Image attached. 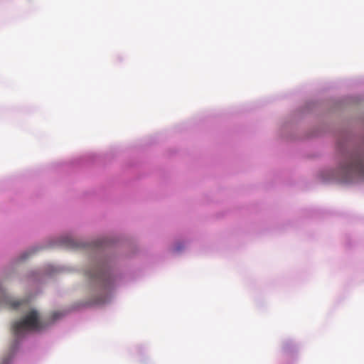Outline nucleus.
I'll use <instances>...</instances> for the list:
<instances>
[{
    "mask_svg": "<svg viewBox=\"0 0 364 364\" xmlns=\"http://www.w3.org/2000/svg\"><path fill=\"white\" fill-rule=\"evenodd\" d=\"M23 303H26L25 301L13 300L0 285V306L4 305L9 309H16Z\"/></svg>",
    "mask_w": 364,
    "mask_h": 364,
    "instance_id": "obj_3",
    "label": "nucleus"
},
{
    "mask_svg": "<svg viewBox=\"0 0 364 364\" xmlns=\"http://www.w3.org/2000/svg\"><path fill=\"white\" fill-rule=\"evenodd\" d=\"M28 257V256L26 255V253L23 254V257H22V259H25Z\"/></svg>",
    "mask_w": 364,
    "mask_h": 364,
    "instance_id": "obj_8",
    "label": "nucleus"
},
{
    "mask_svg": "<svg viewBox=\"0 0 364 364\" xmlns=\"http://www.w3.org/2000/svg\"><path fill=\"white\" fill-rule=\"evenodd\" d=\"M339 170L345 181L364 178V159L359 154H349L340 164Z\"/></svg>",
    "mask_w": 364,
    "mask_h": 364,
    "instance_id": "obj_1",
    "label": "nucleus"
},
{
    "mask_svg": "<svg viewBox=\"0 0 364 364\" xmlns=\"http://www.w3.org/2000/svg\"><path fill=\"white\" fill-rule=\"evenodd\" d=\"M53 320L57 319L60 316V314L58 312H54L52 315Z\"/></svg>",
    "mask_w": 364,
    "mask_h": 364,
    "instance_id": "obj_7",
    "label": "nucleus"
},
{
    "mask_svg": "<svg viewBox=\"0 0 364 364\" xmlns=\"http://www.w3.org/2000/svg\"><path fill=\"white\" fill-rule=\"evenodd\" d=\"M11 359V355H9L8 357H5L3 358V360L0 364H9Z\"/></svg>",
    "mask_w": 364,
    "mask_h": 364,
    "instance_id": "obj_6",
    "label": "nucleus"
},
{
    "mask_svg": "<svg viewBox=\"0 0 364 364\" xmlns=\"http://www.w3.org/2000/svg\"><path fill=\"white\" fill-rule=\"evenodd\" d=\"M42 327L38 312L36 311H31L22 320L16 321L13 324L12 331L15 336L19 337L25 331H38Z\"/></svg>",
    "mask_w": 364,
    "mask_h": 364,
    "instance_id": "obj_2",
    "label": "nucleus"
},
{
    "mask_svg": "<svg viewBox=\"0 0 364 364\" xmlns=\"http://www.w3.org/2000/svg\"><path fill=\"white\" fill-rule=\"evenodd\" d=\"M89 277L105 282L108 279V274L105 269L102 266H97L92 272L88 273Z\"/></svg>",
    "mask_w": 364,
    "mask_h": 364,
    "instance_id": "obj_4",
    "label": "nucleus"
},
{
    "mask_svg": "<svg viewBox=\"0 0 364 364\" xmlns=\"http://www.w3.org/2000/svg\"><path fill=\"white\" fill-rule=\"evenodd\" d=\"M97 246H102V244L100 242V244H97Z\"/></svg>",
    "mask_w": 364,
    "mask_h": 364,
    "instance_id": "obj_9",
    "label": "nucleus"
},
{
    "mask_svg": "<svg viewBox=\"0 0 364 364\" xmlns=\"http://www.w3.org/2000/svg\"><path fill=\"white\" fill-rule=\"evenodd\" d=\"M63 244L68 248L77 247L76 242L71 238H65L63 241Z\"/></svg>",
    "mask_w": 364,
    "mask_h": 364,
    "instance_id": "obj_5",
    "label": "nucleus"
}]
</instances>
